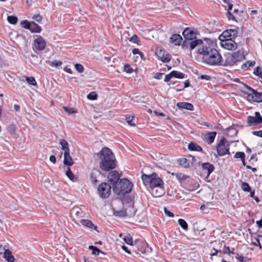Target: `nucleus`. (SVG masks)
Segmentation results:
<instances>
[{
	"label": "nucleus",
	"mask_w": 262,
	"mask_h": 262,
	"mask_svg": "<svg viewBox=\"0 0 262 262\" xmlns=\"http://www.w3.org/2000/svg\"><path fill=\"white\" fill-rule=\"evenodd\" d=\"M132 187L133 184L128 179H122L112 188L115 193L122 195L130 192Z\"/></svg>",
	"instance_id": "obj_3"
},
{
	"label": "nucleus",
	"mask_w": 262,
	"mask_h": 262,
	"mask_svg": "<svg viewBox=\"0 0 262 262\" xmlns=\"http://www.w3.org/2000/svg\"><path fill=\"white\" fill-rule=\"evenodd\" d=\"M241 188L244 191H250L251 188L249 185L246 182H242L241 184Z\"/></svg>",
	"instance_id": "obj_38"
},
{
	"label": "nucleus",
	"mask_w": 262,
	"mask_h": 262,
	"mask_svg": "<svg viewBox=\"0 0 262 262\" xmlns=\"http://www.w3.org/2000/svg\"><path fill=\"white\" fill-rule=\"evenodd\" d=\"M151 193L155 197H160L165 193V190L163 185L152 188Z\"/></svg>",
	"instance_id": "obj_16"
},
{
	"label": "nucleus",
	"mask_w": 262,
	"mask_h": 262,
	"mask_svg": "<svg viewBox=\"0 0 262 262\" xmlns=\"http://www.w3.org/2000/svg\"><path fill=\"white\" fill-rule=\"evenodd\" d=\"M49 64L52 67H58L62 64V62L58 60L49 61Z\"/></svg>",
	"instance_id": "obj_43"
},
{
	"label": "nucleus",
	"mask_w": 262,
	"mask_h": 262,
	"mask_svg": "<svg viewBox=\"0 0 262 262\" xmlns=\"http://www.w3.org/2000/svg\"><path fill=\"white\" fill-rule=\"evenodd\" d=\"M176 177L177 178V179L180 181V182H182L185 180H186L187 178H188V176L186 175V174H183V173H177L176 174Z\"/></svg>",
	"instance_id": "obj_33"
},
{
	"label": "nucleus",
	"mask_w": 262,
	"mask_h": 262,
	"mask_svg": "<svg viewBox=\"0 0 262 262\" xmlns=\"http://www.w3.org/2000/svg\"><path fill=\"white\" fill-rule=\"evenodd\" d=\"M254 63H255L254 62H251V61H248L246 63L243 64L242 65L241 67H242V69L245 70L248 67H253Z\"/></svg>",
	"instance_id": "obj_42"
},
{
	"label": "nucleus",
	"mask_w": 262,
	"mask_h": 262,
	"mask_svg": "<svg viewBox=\"0 0 262 262\" xmlns=\"http://www.w3.org/2000/svg\"><path fill=\"white\" fill-rule=\"evenodd\" d=\"M3 250H4V258L8 261V262H14V257L12 255L11 252L5 248V247L3 248Z\"/></svg>",
	"instance_id": "obj_18"
},
{
	"label": "nucleus",
	"mask_w": 262,
	"mask_h": 262,
	"mask_svg": "<svg viewBox=\"0 0 262 262\" xmlns=\"http://www.w3.org/2000/svg\"><path fill=\"white\" fill-rule=\"evenodd\" d=\"M248 123L250 125H256L262 122V117L259 112L255 113V116H249Z\"/></svg>",
	"instance_id": "obj_13"
},
{
	"label": "nucleus",
	"mask_w": 262,
	"mask_h": 262,
	"mask_svg": "<svg viewBox=\"0 0 262 262\" xmlns=\"http://www.w3.org/2000/svg\"><path fill=\"white\" fill-rule=\"evenodd\" d=\"M31 24V23H29L27 20H24L21 22V26L22 27L25 28V29H29L30 25Z\"/></svg>",
	"instance_id": "obj_46"
},
{
	"label": "nucleus",
	"mask_w": 262,
	"mask_h": 262,
	"mask_svg": "<svg viewBox=\"0 0 262 262\" xmlns=\"http://www.w3.org/2000/svg\"><path fill=\"white\" fill-rule=\"evenodd\" d=\"M155 54L159 59L163 62H168L170 60L168 55L167 54L165 56V51L163 50L157 48L156 49Z\"/></svg>",
	"instance_id": "obj_15"
},
{
	"label": "nucleus",
	"mask_w": 262,
	"mask_h": 262,
	"mask_svg": "<svg viewBox=\"0 0 262 262\" xmlns=\"http://www.w3.org/2000/svg\"><path fill=\"white\" fill-rule=\"evenodd\" d=\"M236 258L241 262H246V258L244 257V256H242L241 255H237L236 256Z\"/></svg>",
	"instance_id": "obj_58"
},
{
	"label": "nucleus",
	"mask_w": 262,
	"mask_h": 262,
	"mask_svg": "<svg viewBox=\"0 0 262 262\" xmlns=\"http://www.w3.org/2000/svg\"><path fill=\"white\" fill-rule=\"evenodd\" d=\"M50 161L54 164L56 163V159L54 156L52 155L50 157Z\"/></svg>",
	"instance_id": "obj_61"
},
{
	"label": "nucleus",
	"mask_w": 262,
	"mask_h": 262,
	"mask_svg": "<svg viewBox=\"0 0 262 262\" xmlns=\"http://www.w3.org/2000/svg\"><path fill=\"white\" fill-rule=\"evenodd\" d=\"M162 75L163 73H157L155 75L154 77L157 79H161L162 78Z\"/></svg>",
	"instance_id": "obj_60"
},
{
	"label": "nucleus",
	"mask_w": 262,
	"mask_h": 262,
	"mask_svg": "<svg viewBox=\"0 0 262 262\" xmlns=\"http://www.w3.org/2000/svg\"><path fill=\"white\" fill-rule=\"evenodd\" d=\"M134 119V116H128L126 117V121L130 126H135V123L133 122Z\"/></svg>",
	"instance_id": "obj_40"
},
{
	"label": "nucleus",
	"mask_w": 262,
	"mask_h": 262,
	"mask_svg": "<svg viewBox=\"0 0 262 262\" xmlns=\"http://www.w3.org/2000/svg\"><path fill=\"white\" fill-rule=\"evenodd\" d=\"M182 34L185 40L183 42L182 47L184 49L185 46H187L188 45V42H189V41H193L194 40L193 39L196 38V33L191 29L187 28L183 31Z\"/></svg>",
	"instance_id": "obj_10"
},
{
	"label": "nucleus",
	"mask_w": 262,
	"mask_h": 262,
	"mask_svg": "<svg viewBox=\"0 0 262 262\" xmlns=\"http://www.w3.org/2000/svg\"><path fill=\"white\" fill-rule=\"evenodd\" d=\"M253 74L259 77L262 78V70L261 69L258 67L254 69Z\"/></svg>",
	"instance_id": "obj_39"
},
{
	"label": "nucleus",
	"mask_w": 262,
	"mask_h": 262,
	"mask_svg": "<svg viewBox=\"0 0 262 262\" xmlns=\"http://www.w3.org/2000/svg\"><path fill=\"white\" fill-rule=\"evenodd\" d=\"M113 214L119 217H123L125 216H130L133 213L129 212L128 211H125V209H121L120 210H116L115 209H113Z\"/></svg>",
	"instance_id": "obj_17"
},
{
	"label": "nucleus",
	"mask_w": 262,
	"mask_h": 262,
	"mask_svg": "<svg viewBox=\"0 0 262 262\" xmlns=\"http://www.w3.org/2000/svg\"><path fill=\"white\" fill-rule=\"evenodd\" d=\"M97 97V95L95 92L90 93L87 96V98L90 100H96Z\"/></svg>",
	"instance_id": "obj_45"
},
{
	"label": "nucleus",
	"mask_w": 262,
	"mask_h": 262,
	"mask_svg": "<svg viewBox=\"0 0 262 262\" xmlns=\"http://www.w3.org/2000/svg\"><path fill=\"white\" fill-rule=\"evenodd\" d=\"M141 178L145 186L149 185L151 189L163 185L162 180L155 173L150 175L143 174L142 175Z\"/></svg>",
	"instance_id": "obj_5"
},
{
	"label": "nucleus",
	"mask_w": 262,
	"mask_h": 262,
	"mask_svg": "<svg viewBox=\"0 0 262 262\" xmlns=\"http://www.w3.org/2000/svg\"><path fill=\"white\" fill-rule=\"evenodd\" d=\"M172 77V76L171 75V72L170 74L166 75L164 78V81L165 82H168L171 78Z\"/></svg>",
	"instance_id": "obj_59"
},
{
	"label": "nucleus",
	"mask_w": 262,
	"mask_h": 262,
	"mask_svg": "<svg viewBox=\"0 0 262 262\" xmlns=\"http://www.w3.org/2000/svg\"><path fill=\"white\" fill-rule=\"evenodd\" d=\"M75 68L76 70L79 73H82L84 71L83 67L80 64H78V63L75 64Z\"/></svg>",
	"instance_id": "obj_47"
},
{
	"label": "nucleus",
	"mask_w": 262,
	"mask_h": 262,
	"mask_svg": "<svg viewBox=\"0 0 262 262\" xmlns=\"http://www.w3.org/2000/svg\"><path fill=\"white\" fill-rule=\"evenodd\" d=\"M228 31L223 32V34L220 36V39L221 40V46L225 49L229 50H234L237 48V43L231 39L230 36L228 35Z\"/></svg>",
	"instance_id": "obj_6"
},
{
	"label": "nucleus",
	"mask_w": 262,
	"mask_h": 262,
	"mask_svg": "<svg viewBox=\"0 0 262 262\" xmlns=\"http://www.w3.org/2000/svg\"><path fill=\"white\" fill-rule=\"evenodd\" d=\"M245 155L243 152H237L234 155L235 158H241V159H245Z\"/></svg>",
	"instance_id": "obj_48"
},
{
	"label": "nucleus",
	"mask_w": 262,
	"mask_h": 262,
	"mask_svg": "<svg viewBox=\"0 0 262 262\" xmlns=\"http://www.w3.org/2000/svg\"><path fill=\"white\" fill-rule=\"evenodd\" d=\"M73 159L70 154L69 151L64 152V161L63 163L68 166H71L73 164Z\"/></svg>",
	"instance_id": "obj_20"
},
{
	"label": "nucleus",
	"mask_w": 262,
	"mask_h": 262,
	"mask_svg": "<svg viewBox=\"0 0 262 262\" xmlns=\"http://www.w3.org/2000/svg\"><path fill=\"white\" fill-rule=\"evenodd\" d=\"M34 45L37 50L42 51L45 48L46 42L42 37L39 36L34 40Z\"/></svg>",
	"instance_id": "obj_14"
},
{
	"label": "nucleus",
	"mask_w": 262,
	"mask_h": 262,
	"mask_svg": "<svg viewBox=\"0 0 262 262\" xmlns=\"http://www.w3.org/2000/svg\"><path fill=\"white\" fill-rule=\"evenodd\" d=\"M253 244L255 246H258L260 249H261L262 247L260 245L259 238H255L254 241L253 242Z\"/></svg>",
	"instance_id": "obj_54"
},
{
	"label": "nucleus",
	"mask_w": 262,
	"mask_h": 262,
	"mask_svg": "<svg viewBox=\"0 0 262 262\" xmlns=\"http://www.w3.org/2000/svg\"><path fill=\"white\" fill-rule=\"evenodd\" d=\"M8 21L11 24H16L17 22V18L14 16H8Z\"/></svg>",
	"instance_id": "obj_36"
},
{
	"label": "nucleus",
	"mask_w": 262,
	"mask_h": 262,
	"mask_svg": "<svg viewBox=\"0 0 262 262\" xmlns=\"http://www.w3.org/2000/svg\"><path fill=\"white\" fill-rule=\"evenodd\" d=\"M207 49L203 56V61L211 66L219 65L222 58L220 53L216 49L210 47Z\"/></svg>",
	"instance_id": "obj_2"
},
{
	"label": "nucleus",
	"mask_w": 262,
	"mask_h": 262,
	"mask_svg": "<svg viewBox=\"0 0 262 262\" xmlns=\"http://www.w3.org/2000/svg\"><path fill=\"white\" fill-rule=\"evenodd\" d=\"M232 5L230 4L228 5V11L226 13L227 17L228 18L229 20H235V16L233 15V13L232 12Z\"/></svg>",
	"instance_id": "obj_28"
},
{
	"label": "nucleus",
	"mask_w": 262,
	"mask_h": 262,
	"mask_svg": "<svg viewBox=\"0 0 262 262\" xmlns=\"http://www.w3.org/2000/svg\"><path fill=\"white\" fill-rule=\"evenodd\" d=\"M63 109L68 114H73L76 112L74 109L72 107L63 106Z\"/></svg>",
	"instance_id": "obj_49"
},
{
	"label": "nucleus",
	"mask_w": 262,
	"mask_h": 262,
	"mask_svg": "<svg viewBox=\"0 0 262 262\" xmlns=\"http://www.w3.org/2000/svg\"><path fill=\"white\" fill-rule=\"evenodd\" d=\"M187 46H185L186 48H189L191 53L193 52L194 53L204 55L205 52L208 50L206 44L201 39H195L193 41H189L188 42Z\"/></svg>",
	"instance_id": "obj_4"
},
{
	"label": "nucleus",
	"mask_w": 262,
	"mask_h": 262,
	"mask_svg": "<svg viewBox=\"0 0 262 262\" xmlns=\"http://www.w3.org/2000/svg\"><path fill=\"white\" fill-rule=\"evenodd\" d=\"M90 179L92 183L96 184L97 183V180L96 179V173L94 172H93L91 173Z\"/></svg>",
	"instance_id": "obj_50"
},
{
	"label": "nucleus",
	"mask_w": 262,
	"mask_h": 262,
	"mask_svg": "<svg viewBox=\"0 0 262 262\" xmlns=\"http://www.w3.org/2000/svg\"><path fill=\"white\" fill-rule=\"evenodd\" d=\"M72 211V213L75 214L77 217H80L82 216V212L81 211V209L77 207L73 208Z\"/></svg>",
	"instance_id": "obj_34"
},
{
	"label": "nucleus",
	"mask_w": 262,
	"mask_h": 262,
	"mask_svg": "<svg viewBox=\"0 0 262 262\" xmlns=\"http://www.w3.org/2000/svg\"><path fill=\"white\" fill-rule=\"evenodd\" d=\"M120 175L119 172L116 170L111 171L107 176L108 182L110 183L112 187L115 185L119 181Z\"/></svg>",
	"instance_id": "obj_12"
},
{
	"label": "nucleus",
	"mask_w": 262,
	"mask_h": 262,
	"mask_svg": "<svg viewBox=\"0 0 262 262\" xmlns=\"http://www.w3.org/2000/svg\"><path fill=\"white\" fill-rule=\"evenodd\" d=\"M124 242L128 245H133L132 237L130 235H128L123 238Z\"/></svg>",
	"instance_id": "obj_44"
},
{
	"label": "nucleus",
	"mask_w": 262,
	"mask_h": 262,
	"mask_svg": "<svg viewBox=\"0 0 262 262\" xmlns=\"http://www.w3.org/2000/svg\"><path fill=\"white\" fill-rule=\"evenodd\" d=\"M124 70L127 73H131L133 72V69L129 64L124 65Z\"/></svg>",
	"instance_id": "obj_52"
},
{
	"label": "nucleus",
	"mask_w": 262,
	"mask_h": 262,
	"mask_svg": "<svg viewBox=\"0 0 262 262\" xmlns=\"http://www.w3.org/2000/svg\"><path fill=\"white\" fill-rule=\"evenodd\" d=\"M89 249L92 250V253L93 255H99L100 253L104 254V253L100 250L97 247L94 246H90Z\"/></svg>",
	"instance_id": "obj_31"
},
{
	"label": "nucleus",
	"mask_w": 262,
	"mask_h": 262,
	"mask_svg": "<svg viewBox=\"0 0 262 262\" xmlns=\"http://www.w3.org/2000/svg\"><path fill=\"white\" fill-rule=\"evenodd\" d=\"M178 223L179 225L184 230H187L188 225L186 221L182 219H180L178 220Z\"/></svg>",
	"instance_id": "obj_35"
},
{
	"label": "nucleus",
	"mask_w": 262,
	"mask_h": 262,
	"mask_svg": "<svg viewBox=\"0 0 262 262\" xmlns=\"http://www.w3.org/2000/svg\"><path fill=\"white\" fill-rule=\"evenodd\" d=\"M7 129L9 133L14 138H17L19 137L18 134L16 132V127L14 124H10L7 127Z\"/></svg>",
	"instance_id": "obj_22"
},
{
	"label": "nucleus",
	"mask_w": 262,
	"mask_h": 262,
	"mask_svg": "<svg viewBox=\"0 0 262 262\" xmlns=\"http://www.w3.org/2000/svg\"><path fill=\"white\" fill-rule=\"evenodd\" d=\"M245 59V56L243 53L240 51L233 53L228 56L226 60V62L228 66L236 64L237 62H241Z\"/></svg>",
	"instance_id": "obj_7"
},
{
	"label": "nucleus",
	"mask_w": 262,
	"mask_h": 262,
	"mask_svg": "<svg viewBox=\"0 0 262 262\" xmlns=\"http://www.w3.org/2000/svg\"><path fill=\"white\" fill-rule=\"evenodd\" d=\"M164 212L166 215H167L169 217H173L174 216L173 213L171 212L170 211L168 210L165 207L164 208Z\"/></svg>",
	"instance_id": "obj_55"
},
{
	"label": "nucleus",
	"mask_w": 262,
	"mask_h": 262,
	"mask_svg": "<svg viewBox=\"0 0 262 262\" xmlns=\"http://www.w3.org/2000/svg\"><path fill=\"white\" fill-rule=\"evenodd\" d=\"M229 143L225 138H223L217 144L216 150L220 156L229 154Z\"/></svg>",
	"instance_id": "obj_9"
},
{
	"label": "nucleus",
	"mask_w": 262,
	"mask_h": 262,
	"mask_svg": "<svg viewBox=\"0 0 262 262\" xmlns=\"http://www.w3.org/2000/svg\"><path fill=\"white\" fill-rule=\"evenodd\" d=\"M129 40L131 42L138 43L139 38L136 35H134Z\"/></svg>",
	"instance_id": "obj_51"
},
{
	"label": "nucleus",
	"mask_w": 262,
	"mask_h": 262,
	"mask_svg": "<svg viewBox=\"0 0 262 262\" xmlns=\"http://www.w3.org/2000/svg\"><path fill=\"white\" fill-rule=\"evenodd\" d=\"M179 164L184 168H188L190 167L189 161L186 158H181L178 160Z\"/></svg>",
	"instance_id": "obj_30"
},
{
	"label": "nucleus",
	"mask_w": 262,
	"mask_h": 262,
	"mask_svg": "<svg viewBox=\"0 0 262 262\" xmlns=\"http://www.w3.org/2000/svg\"><path fill=\"white\" fill-rule=\"evenodd\" d=\"M216 135V133L215 132H210L207 134L206 139L209 144H211L214 141Z\"/></svg>",
	"instance_id": "obj_26"
},
{
	"label": "nucleus",
	"mask_w": 262,
	"mask_h": 262,
	"mask_svg": "<svg viewBox=\"0 0 262 262\" xmlns=\"http://www.w3.org/2000/svg\"><path fill=\"white\" fill-rule=\"evenodd\" d=\"M177 106L180 108H185L189 111L193 110V105L188 102H179L177 104Z\"/></svg>",
	"instance_id": "obj_24"
},
{
	"label": "nucleus",
	"mask_w": 262,
	"mask_h": 262,
	"mask_svg": "<svg viewBox=\"0 0 262 262\" xmlns=\"http://www.w3.org/2000/svg\"><path fill=\"white\" fill-rule=\"evenodd\" d=\"M80 223L83 226L88 227L91 230H96L97 226L89 220H81Z\"/></svg>",
	"instance_id": "obj_19"
},
{
	"label": "nucleus",
	"mask_w": 262,
	"mask_h": 262,
	"mask_svg": "<svg viewBox=\"0 0 262 262\" xmlns=\"http://www.w3.org/2000/svg\"><path fill=\"white\" fill-rule=\"evenodd\" d=\"M59 143L61 146V149L62 150H63L64 151V152L70 151V149L69 147V144L66 140H65L64 139H60L59 140Z\"/></svg>",
	"instance_id": "obj_29"
},
{
	"label": "nucleus",
	"mask_w": 262,
	"mask_h": 262,
	"mask_svg": "<svg viewBox=\"0 0 262 262\" xmlns=\"http://www.w3.org/2000/svg\"><path fill=\"white\" fill-rule=\"evenodd\" d=\"M132 53L134 54H139V53H140V52L139 51V49H136V48H135L132 51Z\"/></svg>",
	"instance_id": "obj_62"
},
{
	"label": "nucleus",
	"mask_w": 262,
	"mask_h": 262,
	"mask_svg": "<svg viewBox=\"0 0 262 262\" xmlns=\"http://www.w3.org/2000/svg\"><path fill=\"white\" fill-rule=\"evenodd\" d=\"M125 211H128L129 212L133 213L131 214V216L134 215L135 214L136 211L133 207L130 206L126 208L125 209Z\"/></svg>",
	"instance_id": "obj_53"
},
{
	"label": "nucleus",
	"mask_w": 262,
	"mask_h": 262,
	"mask_svg": "<svg viewBox=\"0 0 262 262\" xmlns=\"http://www.w3.org/2000/svg\"><path fill=\"white\" fill-rule=\"evenodd\" d=\"M199 78H200L201 79H205L206 80H209L210 79L211 77L208 75H202L199 77Z\"/></svg>",
	"instance_id": "obj_56"
},
{
	"label": "nucleus",
	"mask_w": 262,
	"mask_h": 262,
	"mask_svg": "<svg viewBox=\"0 0 262 262\" xmlns=\"http://www.w3.org/2000/svg\"><path fill=\"white\" fill-rule=\"evenodd\" d=\"M111 188L112 186L108 183H101L98 188V191L100 196L104 199L108 198L111 193Z\"/></svg>",
	"instance_id": "obj_11"
},
{
	"label": "nucleus",
	"mask_w": 262,
	"mask_h": 262,
	"mask_svg": "<svg viewBox=\"0 0 262 262\" xmlns=\"http://www.w3.org/2000/svg\"><path fill=\"white\" fill-rule=\"evenodd\" d=\"M97 155L99 156V168L102 170L108 171L116 167V160L110 148L103 147Z\"/></svg>",
	"instance_id": "obj_1"
},
{
	"label": "nucleus",
	"mask_w": 262,
	"mask_h": 262,
	"mask_svg": "<svg viewBox=\"0 0 262 262\" xmlns=\"http://www.w3.org/2000/svg\"><path fill=\"white\" fill-rule=\"evenodd\" d=\"M252 134L255 136L262 138V130L254 131L252 132Z\"/></svg>",
	"instance_id": "obj_57"
},
{
	"label": "nucleus",
	"mask_w": 262,
	"mask_h": 262,
	"mask_svg": "<svg viewBox=\"0 0 262 262\" xmlns=\"http://www.w3.org/2000/svg\"><path fill=\"white\" fill-rule=\"evenodd\" d=\"M246 88L249 91V92H244L245 94L247 95V100L257 102H262V93L256 92L248 85H246Z\"/></svg>",
	"instance_id": "obj_8"
},
{
	"label": "nucleus",
	"mask_w": 262,
	"mask_h": 262,
	"mask_svg": "<svg viewBox=\"0 0 262 262\" xmlns=\"http://www.w3.org/2000/svg\"><path fill=\"white\" fill-rule=\"evenodd\" d=\"M29 27V29L32 32L39 33L41 31V27L33 21L31 22V24Z\"/></svg>",
	"instance_id": "obj_25"
},
{
	"label": "nucleus",
	"mask_w": 262,
	"mask_h": 262,
	"mask_svg": "<svg viewBox=\"0 0 262 262\" xmlns=\"http://www.w3.org/2000/svg\"><path fill=\"white\" fill-rule=\"evenodd\" d=\"M188 148L190 150L200 151L202 150V148L200 146L193 142L190 143L188 145Z\"/></svg>",
	"instance_id": "obj_27"
},
{
	"label": "nucleus",
	"mask_w": 262,
	"mask_h": 262,
	"mask_svg": "<svg viewBox=\"0 0 262 262\" xmlns=\"http://www.w3.org/2000/svg\"><path fill=\"white\" fill-rule=\"evenodd\" d=\"M64 71L68 73H70V74H72V70L70 68H69L68 67H65L64 68Z\"/></svg>",
	"instance_id": "obj_64"
},
{
	"label": "nucleus",
	"mask_w": 262,
	"mask_h": 262,
	"mask_svg": "<svg viewBox=\"0 0 262 262\" xmlns=\"http://www.w3.org/2000/svg\"><path fill=\"white\" fill-rule=\"evenodd\" d=\"M171 75L173 77L180 79H182L185 77V74L179 71H172L171 72Z\"/></svg>",
	"instance_id": "obj_32"
},
{
	"label": "nucleus",
	"mask_w": 262,
	"mask_h": 262,
	"mask_svg": "<svg viewBox=\"0 0 262 262\" xmlns=\"http://www.w3.org/2000/svg\"><path fill=\"white\" fill-rule=\"evenodd\" d=\"M170 42L176 46L180 45L182 37L179 34H173L170 37Z\"/></svg>",
	"instance_id": "obj_21"
},
{
	"label": "nucleus",
	"mask_w": 262,
	"mask_h": 262,
	"mask_svg": "<svg viewBox=\"0 0 262 262\" xmlns=\"http://www.w3.org/2000/svg\"><path fill=\"white\" fill-rule=\"evenodd\" d=\"M202 167L204 170L207 171V176H209L214 169V166L209 163H203Z\"/></svg>",
	"instance_id": "obj_23"
},
{
	"label": "nucleus",
	"mask_w": 262,
	"mask_h": 262,
	"mask_svg": "<svg viewBox=\"0 0 262 262\" xmlns=\"http://www.w3.org/2000/svg\"><path fill=\"white\" fill-rule=\"evenodd\" d=\"M25 79L28 82V83H29L30 84L35 85L37 84L35 78L33 77H25Z\"/></svg>",
	"instance_id": "obj_41"
},
{
	"label": "nucleus",
	"mask_w": 262,
	"mask_h": 262,
	"mask_svg": "<svg viewBox=\"0 0 262 262\" xmlns=\"http://www.w3.org/2000/svg\"><path fill=\"white\" fill-rule=\"evenodd\" d=\"M66 174L67 176L72 181H74V179L75 178L74 174L71 171L70 168H68L67 171L66 172Z\"/></svg>",
	"instance_id": "obj_37"
},
{
	"label": "nucleus",
	"mask_w": 262,
	"mask_h": 262,
	"mask_svg": "<svg viewBox=\"0 0 262 262\" xmlns=\"http://www.w3.org/2000/svg\"><path fill=\"white\" fill-rule=\"evenodd\" d=\"M256 224L259 228H262V220L256 221Z\"/></svg>",
	"instance_id": "obj_63"
}]
</instances>
